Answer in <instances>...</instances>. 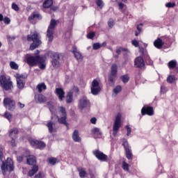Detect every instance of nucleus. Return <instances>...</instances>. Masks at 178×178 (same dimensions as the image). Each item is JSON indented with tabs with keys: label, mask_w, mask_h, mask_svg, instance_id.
Segmentation results:
<instances>
[{
	"label": "nucleus",
	"mask_w": 178,
	"mask_h": 178,
	"mask_svg": "<svg viewBox=\"0 0 178 178\" xmlns=\"http://www.w3.org/2000/svg\"><path fill=\"white\" fill-rule=\"evenodd\" d=\"M26 40L29 42H31V41H33V43L29 47L31 51H34V49L38 48V47L42 44V42H41V36L40 35V33H37V31L31 33L30 35H27Z\"/></svg>",
	"instance_id": "obj_1"
},
{
	"label": "nucleus",
	"mask_w": 178,
	"mask_h": 178,
	"mask_svg": "<svg viewBox=\"0 0 178 178\" xmlns=\"http://www.w3.org/2000/svg\"><path fill=\"white\" fill-rule=\"evenodd\" d=\"M0 161L2 162L1 169L3 172L6 170H10V172H13L15 167L13 166V161L10 158H8L6 163L3 161V147L0 146Z\"/></svg>",
	"instance_id": "obj_2"
},
{
	"label": "nucleus",
	"mask_w": 178,
	"mask_h": 178,
	"mask_svg": "<svg viewBox=\"0 0 178 178\" xmlns=\"http://www.w3.org/2000/svg\"><path fill=\"white\" fill-rule=\"evenodd\" d=\"M0 87L4 91H10L13 90V82L10 80V78L6 79L5 74L0 76Z\"/></svg>",
	"instance_id": "obj_3"
},
{
	"label": "nucleus",
	"mask_w": 178,
	"mask_h": 178,
	"mask_svg": "<svg viewBox=\"0 0 178 178\" xmlns=\"http://www.w3.org/2000/svg\"><path fill=\"white\" fill-rule=\"evenodd\" d=\"M56 20L51 19L50 22V24L48 27L47 31V37L49 40V42H52L54 41V30H55V28L56 27Z\"/></svg>",
	"instance_id": "obj_4"
},
{
	"label": "nucleus",
	"mask_w": 178,
	"mask_h": 178,
	"mask_svg": "<svg viewBox=\"0 0 178 178\" xmlns=\"http://www.w3.org/2000/svg\"><path fill=\"white\" fill-rule=\"evenodd\" d=\"M3 105L5 108L10 111V112H13V111L16 109V102L9 97H6L3 99Z\"/></svg>",
	"instance_id": "obj_5"
},
{
	"label": "nucleus",
	"mask_w": 178,
	"mask_h": 178,
	"mask_svg": "<svg viewBox=\"0 0 178 178\" xmlns=\"http://www.w3.org/2000/svg\"><path fill=\"white\" fill-rule=\"evenodd\" d=\"M50 58L52 59L51 65L54 67H59V59H60V54L54 51L49 52Z\"/></svg>",
	"instance_id": "obj_6"
},
{
	"label": "nucleus",
	"mask_w": 178,
	"mask_h": 178,
	"mask_svg": "<svg viewBox=\"0 0 178 178\" xmlns=\"http://www.w3.org/2000/svg\"><path fill=\"white\" fill-rule=\"evenodd\" d=\"M122 120V115L118 113L115 117V120L114 121V124L113 126V135L116 136L118 134V131H119V129H120V122Z\"/></svg>",
	"instance_id": "obj_7"
},
{
	"label": "nucleus",
	"mask_w": 178,
	"mask_h": 178,
	"mask_svg": "<svg viewBox=\"0 0 178 178\" xmlns=\"http://www.w3.org/2000/svg\"><path fill=\"white\" fill-rule=\"evenodd\" d=\"M38 62H42V57L40 56H32L26 58V63L29 66H35Z\"/></svg>",
	"instance_id": "obj_8"
},
{
	"label": "nucleus",
	"mask_w": 178,
	"mask_h": 178,
	"mask_svg": "<svg viewBox=\"0 0 178 178\" xmlns=\"http://www.w3.org/2000/svg\"><path fill=\"white\" fill-rule=\"evenodd\" d=\"M101 92V87L99 86V82L97 79H94L92 82L91 93L92 95H98Z\"/></svg>",
	"instance_id": "obj_9"
},
{
	"label": "nucleus",
	"mask_w": 178,
	"mask_h": 178,
	"mask_svg": "<svg viewBox=\"0 0 178 178\" xmlns=\"http://www.w3.org/2000/svg\"><path fill=\"white\" fill-rule=\"evenodd\" d=\"M122 145L125 149L127 159H129V161H131V159H133V153H131V149H130V146L129 145V142H127V140H123Z\"/></svg>",
	"instance_id": "obj_10"
},
{
	"label": "nucleus",
	"mask_w": 178,
	"mask_h": 178,
	"mask_svg": "<svg viewBox=\"0 0 178 178\" xmlns=\"http://www.w3.org/2000/svg\"><path fill=\"white\" fill-rule=\"evenodd\" d=\"M88 105H90V100H88L87 97H83L79 101L78 108L81 111H83V109H85V108H87Z\"/></svg>",
	"instance_id": "obj_11"
},
{
	"label": "nucleus",
	"mask_w": 178,
	"mask_h": 178,
	"mask_svg": "<svg viewBox=\"0 0 178 178\" xmlns=\"http://www.w3.org/2000/svg\"><path fill=\"white\" fill-rule=\"evenodd\" d=\"M29 143L33 147H37L38 149H42V148H45V147H47L45 143L41 140H30Z\"/></svg>",
	"instance_id": "obj_12"
},
{
	"label": "nucleus",
	"mask_w": 178,
	"mask_h": 178,
	"mask_svg": "<svg viewBox=\"0 0 178 178\" xmlns=\"http://www.w3.org/2000/svg\"><path fill=\"white\" fill-rule=\"evenodd\" d=\"M93 154L99 161H102V162H106L108 161V156L99 150L94 151Z\"/></svg>",
	"instance_id": "obj_13"
},
{
	"label": "nucleus",
	"mask_w": 178,
	"mask_h": 178,
	"mask_svg": "<svg viewBox=\"0 0 178 178\" xmlns=\"http://www.w3.org/2000/svg\"><path fill=\"white\" fill-rule=\"evenodd\" d=\"M141 114L143 116L148 115V116H152L154 115V108L151 106H144L142 108Z\"/></svg>",
	"instance_id": "obj_14"
},
{
	"label": "nucleus",
	"mask_w": 178,
	"mask_h": 178,
	"mask_svg": "<svg viewBox=\"0 0 178 178\" xmlns=\"http://www.w3.org/2000/svg\"><path fill=\"white\" fill-rule=\"evenodd\" d=\"M134 65L136 66V67H138L139 69H141L142 67H144L145 66V62L144 61V58H143V56L137 57L135 59Z\"/></svg>",
	"instance_id": "obj_15"
},
{
	"label": "nucleus",
	"mask_w": 178,
	"mask_h": 178,
	"mask_svg": "<svg viewBox=\"0 0 178 178\" xmlns=\"http://www.w3.org/2000/svg\"><path fill=\"white\" fill-rule=\"evenodd\" d=\"M55 94L58 97L59 101H63V98H65V91L62 88H57L55 90Z\"/></svg>",
	"instance_id": "obj_16"
},
{
	"label": "nucleus",
	"mask_w": 178,
	"mask_h": 178,
	"mask_svg": "<svg viewBox=\"0 0 178 178\" xmlns=\"http://www.w3.org/2000/svg\"><path fill=\"white\" fill-rule=\"evenodd\" d=\"M72 53L74 54V58H76L79 62L83 60V55H81V53L77 51V47H76V46L72 47Z\"/></svg>",
	"instance_id": "obj_17"
},
{
	"label": "nucleus",
	"mask_w": 178,
	"mask_h": 178,
	"mask_svg": "<svg viewBox=\"0 0 178 178\" xmlns=\"http://www.w3.org/2000/svg\"><path fill=\"white\" fill-rule=\"evenodd\" d=\"M56 118L58 122L60 123V124H65V126H69V124L67 123V115H61L59 117L58 115H56Z\"/></svg>",
	"instance_id": "obj_18"
},
{
	"label": "nucleus",
	"mask_w": 178,
	"mask_h": 178,
	"mask_svg": "<svg viewBox=\"0 0 178 178\" xmlns=\"http://www.w3.org/2000/svg\"><path fill=\"white\" fill-rule=\"evenodd\" d=\"M92 134L94 135L95 138H101L102 136V132L99 128L95 127L91 130Z\"/></svg>",
	"instance_id": "obj_19"
},
{
	"label": "nucleus",
	"mask_w": 178,
	"mask_h": 178,
	"mask_svg": "<svg viewBox=\"0 0 178 178\" xmlns=\"http://www.w3.org/2000/svg\"><path fill=\"white\" fill-rule=\"evenodd\" d=\"M18 134H19V129L17 128H13L9 131L8 136L10 138H17Z\"/></svg>",
	"instance_id": "obj_20"
},
{
	"label": "nucleus",
	"mask_w": 178,
	"mask_h": 178,
	"mask_svg": "<svg viewBox=\"0 0 178 178\" xmlns=\"http://www.w3.org/2000/svg\"><path fill=\"white\" fill-rule=\"evenodd\" d=\"M72 140L74 141V143H81V138L80 137V135L79 134L78 130H74L72 134Z\"/></svg>",
	"instance_id": "obj_21"
},
{
	"label": "nucleus",
	"mask_w": 178,
	"mask_h": 178,
	"mask_svg": "<svg viewBox=\"0 0 178 178\" xmlns=\"http://www.w3.org/2000/svg\"><path fill=\"white\" fill-rule=\"evenodd\" d=\"M154 45L157 49H161L162 47H163V42L162 38H158L154 42Z\"/></svg>",
	"instance_id": "obj_22"
},
{
	"label": "nucleus",
	"mask_w": 178,
	"mask_h": 178,
	"mask_svg": "<svg viewBox=\"0 0 178 178\" xmlns=\"http://www.w3.org/2000/svg\"><path fill=\"white\" fill-rule=\"evenodd\" d=\"M35 162H37V159L33 155L29 156L26 159V163L28 165H33Z\"/></svg>",
	"instance_id": "obj_23"
},
{
	"label": "nucleus",
	"mask_w": 178,
	"mask_h": 178,
	"mask_svg": "<svg viewBox=\"0 0 178 178\" xmlns=\"http://www.w3.org/2000/svg\"><path fill=\"white\" fill-rule=\"evenodd\" d=\"M38 172V165H35L32 167V169L29 170V176H30V177H33V176H34Z\"/></svg>",
	"instance_id": "obj_24"
},
{
	"label": "nucleus",
	"mask_w": 178,
	"mask_h": 178,
	"mask_svg": "<svg viewBox=\"0 0 178 178\" xmlns=\"http://www.w3.org/2000/svg\"><path fill=\"white\" fill-rule=\"evenodd\" d=\"M26 84V81L23 79H17V86L19 90H23L24 88V86Z\"/></svg>",
	"instance_id": "obj_25"
},
{
	"label": "nucleus",
	"mask_w": 178,
	"mask_h": 178,
	"mask_svg": "<svg viewBox=\"0 0 178 178\" xmlns=\"http://www.w3.org/2000/svg\"><path fill=\"white\" fill-rule=\"evenodd\" d=\"M52 5H54L53 0H45L43 2V8H44L45 9L51 8Z\"/></svg>",
	"instance_id": "obj_26"
},
{
	"label": "nucleus",
	"mask_w": 178,
	"mask_h": 178,
	"mask_svg": "<svg viewBox=\"0 0 178 178\" xmlns=\"http://www.w3.org/2000/svg\"><path fill=\"white\" fill-rule=\"evenodd\" d=\"M66 102L67 104H72L73 102V92H69L66 96Z\"/></svg>",
	"instance_id": "obj_27"
},
{
	"label": "nucleus",
	"mask_w": 178,
	"mask_h": 178,
	"mask_svg": "<svg viewBox=\"0 0 178 178\" xmlns=\"http://www.w3.org/2000/svg\"><path fill=\"white\" fill-rule=\"evenodd\" d=\"M111 74L118 75V65L113 63L111 67Z\"/></svg>",
	"instance_id": "obj_28"
},
{
	"label": "nucleus",
	"mask_w": 178,
	"mask_h": 178,
	"mask_svg": "<svg viewBox=\"0 0 178 178\" xmlns=\"http://www.w3.org/2000/svg\"><path fill=\"white\" fill-rule=\"evenodd\" d=\"M47 102V97L42 95H39L38 96L37 102L38 104H44V102Z\"/></svg>",
	"instance_id": "obj_29"
},
{
	"label": "nucleus",
	"mask_w": 178,
	"mask_h": 178,
	"mask_svg": "<svg viewBox=\"0 0 178 178\" xmlns=\"http://www.w3.org/2000/svg\"><path fill=\"white\" fill-rule=\"evenodd\" d=\"M177 65V61L176 60H172L168 62V66L169 69H175Z\"/></svg>",
	"instance_id": "obj_30"
},
{
	"label": "nucleus",
	"mask_w": 178,
	"mask_h": 178,
	"mask_svg": "<svg viewBox=\"0 0 178 178\" xmlns=\"http://www.w3.org/2000/svg\"><path fill=\"white\" fill-rule=\"evenodd\" d=\"M54 124L52 121H47V127H48L49 133H54Z\"/></svg>",
	"instance_id": "obj_31"
},
{
	"label": "nucleus",
	"mask_w": 178,
	"mask_h": 178,
	"mask_svg": "<svg viewBox=\"0 0 178 178\" xmlns=\"http://www.w3.org/2000/svg\"><path fill=\"white\" fill-rule=\"evenodd\" d=\"M37 88L38 90V92H42V90H45L47 88V85L44 83H39L37 86Z\"/></svg>",
	"instance_id": "obj_32"
},
{
	"label": "nucleus",
	"mask_w": 178,
	"mask_h": 178,
	"mask_svg": "<svg viewBox=\"0 0 178 178\" xmlns=\"http://www.w3.org/2000/svg\"><path fill=\"white\" fill-rule=\"evenodd\" d=\"M34 19H42L41 15L38 13H33L29 17V20H34Z\"/></svg>",
	"instance_id": "obj_33"
},
{
	"label": "nucleus",
	"mask_w": 178,
	"mask_h": 178,
	"mask_svg": "<svg viewBox=\"0 0 178 178\" xmlns=\"http://www.w3.org/2000/svg\"><path fill=\"white\" fill-rule=\"evenodd\" d=\"M78 172H79V177L81 178H84L86 177V176H87V172H86V170L84 168L79 169Z\"/></svg>",
	"instance_id": "obj_34"
},
{
	"label": "nucleus",
	"mask_w": 178,
	"mask_h": 178,
	"mask_svg": "<svg viewBox=\"0 0 178 178\" xmlns=\"http://www.w3.org/2000/svg\"><path fill=\"white\" fill-rule=\"evenodd\" d=\"M116 74H110L108 75V81H110V83L111 84H115V79H116Z\"/></svg>",
	"instance_id": "obj_35"
},
{
	"label": "nucleus",
	"mask_w": 178,
	"mask_h": 178,
	"mask_svg": "<svg viewBox=\"0 0 178 178\" xmlns=\"http://www.w3.org/2000/svg\"><path fill=\"white\" fill-rule=\"evenodd\" d=\"M139 52L141 54L143 58H145V56H148V52L147 51V49L145 48L140 47Z\"/></svg>",
	"instance_id": "obj_36"
},
{
	"label": "nucleus",
	"mask_w": 178,
	"mask_h": 178,
	"mask_svg": "<svg viewBox=\"0 0 178 178\" xmlns=\"http://www.w3.org/2000/svg\"><path fill=\"white\" fill-rule=\"evenodd\" d=\"M59 112L61 114V116H67V113L66 112V108L63 106L58 107Z\"/></svg>",
	"instance_id": "obj_37"
},
{
	"label": "nucleus",
	"mask_w": 178,
	"mask_h": 178,
	"mask_svg": "<svg viewBox=\"0 0 178 178\" xmlns=\"http://www.w3.org/2000/svg\"><path fill=\"white\" fill-rule=\"evenodd\" d=\"M122 81L124 83H128L129 80H130V77H129L128 74H125L121 76Z\"/></svg>",
	"instance_id": "obj_38"
},
{
	"label": "nucleus",
	"mask_w": 178,
	"mask_h": 178,
	"mask_svg": "<svg viewBox=\"0 0 178 178\" xmlns=\"http://www.w3.org/2000/svg\"><path fill=\"white\" fill-rule=\"evenodd\" d=\"M175 81H176V77H175V76L173 75H170L167 78L168 83H175Z\"/></svg>",
	"instance_id": "obj_39"
},
{
	"label": "nucleus",
	"mask_w": 178,
	"mask_h": 178,
	"mask_svg": "<svg viewBox=\"0 0 178 178\" xmlns=\"http://www.w3.org/2000/svg\"><path fill=\"white\" fill-rule=\"evenodd\" d=\"M10 66L11 69H13L14 70H17L19 69V65H17L15 61H11L10 63Z\"/></svg>",
	"instance_id": "obj_40"
},
{
	"label": "nucleus",
	"mask_w": 178,
	"mask_h": 178,
	"mask_svg": "<svg viewBox=\"0 0 178 178\" xmlns=\"http://www.w3.org/2000/svg\"><path fill=\"white\" fill-rule=\"evenodd\" d=\"M129 164L126 161H123L122 163V168L125 172H129Z\"/></svg>",
	"instance_id": "obj_41"
},
{
	"label": "nucleus",
	"mask_w": 178,
	"mask_h": 178,
	"mask_svg": "<svg viewBox=\"0 0 178 178\" xmlns=\"http://www.w3.org/2000/svg\"><path fill=\"white\" fill-rule=\"evenodd\" d=\"M49 163L50 165H56V162H58V159L56 158L51 157L48 159Z\"/></svg>",
	"instance_id": "obj_42"
},
{
	"label": "nucleus",
	"mask_w": 178,
	"mask_h": 178,
	"mask_svg": "<svg viewBox=\"0 0 178 178\" xmlns=\"http://www.w3.org/2000/svg\"><path fill=\"white\" fill-rule=\"evenodd\" d=\"M120 91H122V86L118 85L114 89H113V93L114 94H119V92H120Z\"/></svg>",
	"instance_id": "obj_43"
},
{
	"label": "nucleus",
	"mask_w": 178,
	"mask_h": 178,
	"mask_svg": "<svg viewBox=\"0 0 178 178\" xmlns=\"http://www.w3.org/2000/svg\"><path fill=\"white\" fill-rule=\"evenodd\" d=\"M144 58L145 59V62H146V63H147V65H151L154 63L152 60H151V58H149V56L147 55L145 57H144Z\"/></svg>",
	"instance_id": "obj_44"
},
{
	"label": "nucleus",
	"mask_w": 178,
	"mask_h": 178,
	"mask_svg": "<svg viewBox=\"0 0 178 178\" xmlns=\"http://www.w3.org/2000/svg\"><path fill=\"white\" fill-rule=\"evenodd\" d=\"M95 2L97 6L100 8V9H102V8H104V1L102 0H96Z\"/></svg>",
	"instance_id": "obj_45"
},
{
	"label": "nucleus",
	"mask_w": 178,
	"mask_h": 178,
	"mask_svg": "<svg viewBox=\"0 0 178 178\" xmlns=\"http://www.w3.org/2000/svg\"><path fill=\"white\" fill-rule=\"evenodd\" d=\"M44 62V57H42V62H38V63H40L39 67L41 69V70H44L46 67L45 63Z\"/></svg>",
	"instance_id": "obj_46"
},
{
	"label": "nucleus",
	"mask_w": 178,
	"mask_h": 178,
	"mask_svg": "<svg viewBox=\"0 0 178 178\" xmlns=\"http://www.w3.org/2000/svg\"><path fill=\"white\" fill-rule=\"evenodd\" d=\"M124 51H127V48L119 47L116 49V54H118V55H120V54H122V52H124Z\"/></svg>",
	"instance_id": "obj_47"
},
{
	"label": "nucleus",
	"mask_w": 178,
	"mask_h": 178,
	"mask_svg": "<svg viewBox=\"0 0 178 178\" xmlns=\"http://www.w3.org/2000/svg\"><path fill=\"white\" fill-rule=\"evenodd\" d=\"M47 105H48V106H49V109L50 112H51V113H54V105H52V102H47Z\"/></svg>",
	"instance_id": "obj_48"
},
{
	"label": "nucleus",
	"mask_w": 178,
	"mask_h": 178,
	"mask_svg": "<svg viewBox=\"0 0 178 178\" xmlns=\"http://www.w3.org/2000/svg\"><path fill=\"white\" fill-rule=\"evenodd\" d=\"M169 37L168 36L161 37V41H163V45H165V44H168L169 42Z\"/></svg>",
	"instance_id": "obj_49"
},
{
	"label": "nucleus",
	"mask_w": 178,
	"mask_h": 178,
	"mask_svg": "<svg viewBox=\"0 0 178 178\" xmlns=\"http://www.w3.org/2000/svg\"><path fill=\"white\" fill-rule=\"evenodd\" d=\"M4 117L6 118V119H8V120H10V119H12V114H10V113L6 111V113H4Z\"/></svg>",
	"instance_id": "obj_50"
},
{
	"label": "nucleus",
	"mask_w": 178,
	"mask_h": 178,
	"mask_svg": "<svg viewBox=\"0 0 178 178\" xmlns=\"http://www.w3.org/2000/svg\"><path fill=\"white\" fill-rule=\"evenodd\" d=\"M99 48H101V44L99 43H94L92 45V49L95 51H97V49H99Z\"/></svg>",
	"instance_id": "obj_51"
},
{
	"label": "nucleus",
	"mask_w": 178,
	"mask_h": 178,
	"mask_svg": "<svg viewBox=\"0 0 178 178\" xmlns=\"http://www.w3.org/2000/svg\"><path fill=\"white\" fill-rule=\"evenodd\" d=\"M10 144L13 147H16V145H17V144L16 143V138H11V141L10 142Z\"/></svg>",
	"instance_id": "obj_52"
},
{
	"label": "nucleus",
	"mask_w": 178,
	"mask_h": 178,
	"mask_svg": "<svg viewBox=\"0 0 178 178\" xmlns=\"http://www.w3.org/2000/svg\"><path fill=\"white\" fill-rule=\"evenodd\" d=\"M22 79H27V75L26 74H17V80H22Z\"/></svg>",
	"instance_id": "obj_53"
},
{
	"label": "nucleus",
	"mask_w": 178,
	"mask_h": 178,
	"mask_svg": "<svg viewBox=\"0 0 178 178\" xmlns=\"http://www.w3.org/2000/svg\"><path fill=\"white\" fill-rule=\"evenodd\" d=\"M94 37H95V32H91L87 35V38H89V40H92Z\"/></svg>",
	"instance_id": "obj_54"
},
{
	"label": "nucleus",
	"mask_w": 178,
	"mask_h": 178,
	"mask_svg": "<svg viewBox=\"0 0 178 178\" xmlns=\"http://www.w3.org/2000/svg\"><path fill=\"white\" fill-rule=\"evenodd\" d=\"M3 20L4 24H10V19L9 17H5Z\"/></svg>",
	"instance_id": "obj_55"
},
{
	"label": "nucleus",
	"mask_w": 178,
	"mask_h": 178,
	"mask_svg": "<svg viewBox=\"0 0 178 178\" xmlns=\"http://www.w3.org/2000/svg\"><path fill=\"white\" fill-rule=\"evenodd\" d=\"M12 9H13L16 12H18V10H19V6H17V4H16L15 3H13V4H12Z\"/></svg>",
	"instance_id": "obj_56"
},
{
	"label": "nucleus",
	"mask_w": 178,
	"mask_h": 178,
	"mask_svg": "<svg viewBox=\"0 0 178 178\" xmlns=\"http://www.w3.org/2000/svg\"><path fill=\"white\" fill-rule=\"evenodd\" d=\"M165 6L166 8H175V6H176V3L169 2L165 4Z\"/></svg>",
	"instance_id": "obj_57"
},
{
	"label": "nucleus",
	"mask_w": 178,
	"mask_h": 178,
	"mask_svg": "<svg viewBox=\"0 0 178 178\" xmlns=\"http://www.w3.org/2000/svg\"><path fill=\"white\" fill-rule=\"evenodd\" d=\"M131 44H132V45H134V47H136V48H137L140 46V43L138 42V41H137L136 40H132Z\"/></svg>",
	"instance_id": "obj_58"
},
{
	"label": "nucleus",
	"mask_w": 178,
	"mask_h": 178,
	"mask_svg": "<svg viewBox=\"0 0 178 178\" xmlns=\"http://www.w3.org/2000/svg\"><path fill=\"white\" fill-rule=\"evenodd\" d=\"M44 177V172H39L38 174L35 175V178H42Z\"/></svg>",
	"instance_id": "obj_59"
},
{
	"label": "nucleus",
	"mask_w": 178,
	"mask_h": 178,
	"mask_svg": "<svg viewBox=\"0 0 178 178\" xmlns=\"http://www.w3.org/2000/svg\"><path fill=\"white\" fill-rule=\"evenodd\" d=\"M129 54H130V51H129V49H127V51H124V53H123L124 58H128Z\"/></svg>",
	"instance_id": "obj_60"
},
{
	"label": "nucleus",
	"mask_w": 178,
	"mask_h": 178,
	"mask_svg": "<svg viewBox=\"0 0 178 178\" xmlns=\"http://www.w3.org/2000/svg\"><path fill=\"white\" fill-rule=\"evenodd\" d=\"M108 25L110 29H112L113 27V20L112 19H110L108 22Z\"/></svg>",
	"instance_id": "obj_61"
},
{
	"label": "nucleus",
	"mask_w": 178,
	"mask_h": 178,
	"mask_svg": "<svg viewBox=\"0 0 178 178\" xmlns=\"http://www.w3.org/2000/svg\"><path fill=\"white\" fill-rule=\"evenodd\" d=\"M126 129L127 131V136H129V134H131V128L129 125H127Z\"/></svg>",
	"instance_id": "obj_62"
},
{
	"label": "nucleus",
	"mask_w": 178,
	"mask_h": 178,
	"mask_svg": "<svg viewBox=\"0 0 178 178\" xmlns=\"http://www.w3.org/2000/svg\"><path fill=\"white\" fill-rule=\"evenodd\" d=\"M136 29L138 33H141V30H143V24H140L139 25H138Z\"/></svg>",
	"instance_id": "obj_63"
},
{
	"label": "nucleus",
	"mask_w": 178,
	"mask_h": 178,
	"mask_svg": "<svg viewBox=\"0 0 178 178\" xmlns=\"http://www.w3.org/2000/svg\"><path fill=\"white\" fill-rule=\"evenodd\" d=\"M118 6H119L120 10H122V9H123V8H124L125 5H124V3L120 2V3H118Z\"/></svg>",
	"instance_id": "obj_64"
}]
</instances>
